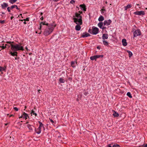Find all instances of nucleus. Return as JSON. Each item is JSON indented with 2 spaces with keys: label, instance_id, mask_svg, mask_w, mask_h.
<instances>
[{
  "label": "nucleus",
  "instance_id": "nucleus-48",
  "mask_svg": "<svg viewBox=\"0 0 147 147\" xmlns=\"http://www.w3.org/2000/svg\"><path fill=\"white\" fill-rule=\"evenodd\" d=\"M106 28L105 27H102L101 29L104 30V29H105Z\"/></svg>",
  "mask_w": 147,
  "mask_h": 147
},
{
  "label": "nucleus",
  "instance_id": "nucleus-46",
  "mask_svg": "<svg viewBox=\"0 0 147 147\" xmlns=\"http://www.w3.org/2000/svg\"><path fill=\"white\" fill-rule=\"evenodd\" d=\"M97 48L98 49H99V50H100V46H97Z\"/></svg>",
  "mask_w": 147,
  "mask_h": 147
},
{
  "label": "nucleus",
  "instance_id": "nucleus-1",
  "mask_svg": "<svg viewBox=\"0 0 147 147\" xmlns=\"http://www.w3.org/2000/svg\"><path fill=\"white\" fill-rule=\"evenodd\" d=\"M75 17L77 18H74V17L73 19L74 20V22L77 24L75 26V29L77 31H79L80 30L81 27L80 26L82 24V17L80 15V13H78L77 12H76L75 13Z\"/></svg>",
  "mask_w": 147,
  "mask_h": 147
},
{
  "label": "nucleus",
  "instance_id": "nucleus-4",
  "mask_svg": "<svg viewBox=\"0 0 147 147\" xmlns=\"http://www.w3.org/2000/svg\"><path fill=\"white\" fill-rule=\"evenodd\" d=\"M103 57V56L102 55H96L91 57L90 58L92 60H95L96 61L97 59L100 57L102 58Z\"/></svg>",
  "mask_w": 147,
  "mask_h": 147
},
{
  "label": "nucleus",
  "instance_id": "nucleus-60",
  "mask_svg": "<svg viewBox=\"0 0 147 147\" xmlns=\"http://www.w3.org/2000/svg\"><path fill=\"white\" fill-rule=\"evenodd\" d=\"M13 116V115H10L9 116V117H11V116Z\"/></svg>",
  "mask_w": 147,
  "mask_h": 147
},
{
  "label": "nucleus",
  "instance_id": "nucleus-37",
  "mask_svg": "<svg viewBox=\"0 0 147 147\" xmlns=\"http://www.w3.org/2000/svg\"><path fill=\"white\" fill-rule=\"evenodd\" d=\"M7 43L9 44H10L11 45V44H12V43H13L14 42H13L7 41Z\"/></svg>",
  "mask_w": 147,
  "mask_h": 147
},
{
  "label": "nucleus",
  "instance_id": "nucleus-10",
  "mask_svg": "<svg viewBox=\"0 0 147 147\" xmlns=\"http://www.w3.org/2000/svg\"><path fill=\"white\" fill-rule=\"evenodd\" d=\"M81 37L83 38L86 37L90 36V35L87 33L86 32L82 34H81Z\"/></svg>",
  "mask_w": 147,
  "mask_h": 147
},
{
  "label": "nucleus",
  "instance_id": "nucleus-29",
  "mask_svg": "<svg viewBox=\"0 0 147 147\" xmlns=\"http://www.w3.org/2000/svg\"><path fill=\"white\" fill-rule=\"evenodd\" d=\"M127 95L130 98H132V96L131 95V93L129 92H128L127 94Z\"/></svg>",
  "mask_w": 147,
  "mask_h": 147
},
{
  "label": "nucleus",
  "instance_id": "nucleus-26",
  "mask_svg": "<svg viewBox=\"0 0 147 147\" xmlns=\"http://www.w3.org/2000/svg\"><path fill=\"white\" fill-rule=\"evenodd\" d=\"M38 123H39V125L38 127H40V128L41 129L42 127H43L44 128L43 126V124L41 122L39 121H38Z\"/></svg>",
  "mask_w": 147,
  "mask_h": 147
},
{
  "label": "nucleus",
  "instance_id": "nucleus-57",
  "mask_svg": "<svg viewBox=\"0 0 147 147\" xmlns=\"http://www.w3.org/2000/svg\"><path fill=\"white\" fill-rule=\"evenodd\" d=\"M43 13H42V12H41L40 13V15H41V16H42V15H43Z\"/></svg>",
  "mask_w": 147,
  "mask_h": 147
},
{
  "label": "nucleus",
  "instance_id": "nucleus-33",
  "mask_svg": "<svg viewBox=\"0 0 147 147\" xmlns=\"http://www.w3.org/2000/svg\"><path fill=\"white\" fill-rule=\"evenodd\" d=\"M5 21L4 20H0V23L1 24H4L5 23Z\"/></svg>",
  "mask_w": 147,
  "mask_h": 147
},
{
  "label": "nucleus",
  "instance_id": "nucleus-64",
  "mask_svg": "<svg viewBox=\"0 0 147 147\" xmlns=\"http://www.w3.org/2000/svg\"><path fill=\"white\" fill-rule=\"evenodd\" d=\"M25 48L27 50H28V48L27 47H26Z\"/></svg>",
  "mask_w": 147,
  "mask_h": 147
},
{
  "label": "nucleus",
  "instance_id": "nucleus-35",
  "mask_svg": "<svg viewBox=\"0 0 147 147\" xmlns=\"http://www.w3.org/2000/svg\"><path fill=\"white\" fill-rule=\"evenodd\" d=\"M0 16H1V18L3 19L5 18L6 17L4 15H3L2 14H1Z\"/></svg>",
  "mask_w": 147,
  "mask_h": 147
},
{
  "label": "nucleus",
  "instance_id": "nucleus-5",
  "mask_svg": "<svg viewBox=\"0 0 147 147\" xmlns=\"http://www.w3.org/2000/svg\"><path fill=\"white\" fill-rule=\"evenodd\" d=\"M141 34V32L140 29L135 30L134 32V36L136 37L138 36H140Z\"/></svg>",
  "mask_w": 147,
  "mask_h": 147
},
{
  "label": "nucleus",
  "instance_id": "nucleus-3",
  "mask_svg": "<svg viewBox=\"0 0 147 147\" xmlns=\"http://www.w3.org/2000/svg\"><path fill=\"white\" fill-rule=\"evenodd\" d=\"M21 44H16L13 45L11 44V49L12 51H24V50L23 47L21 45Z\"/></svg>",
  "mask_w": 147,
  "mask_h": 147
},
{
  "label": "nucleus",
  "instance_id": "nucleus-27",
  "mask_svg": "<svg viewBox=\"0 0 147 147\" xmlns=\"http://www.w3.org/2000/svg\"><path fill=\"white\" fill-rule=\"evenodd\" d=\"M17 0H9V2L11 4H13L16 2Z\"/></svg>",
  "mask_w": 147,
  "mask_h": 147
},
{
  "label": "nucleus",
  "instance_id": "nucleus-15",
  "mask_svg": "<svg viewBox=\"0 0 147 147\" xmlns=\"http://www.w3.org/2000/svg\"><path fill=\"white\" fill-rule=\"evenodd\" d=\"M102 38L103 40H105L108 38V35L107 34H104L102 35Z\"/></svg>",
  "mask_w": 147,
  "mask_h": 147
},
{
  "label": "nucleus",
  "instance_id": "nucleus-16",
  "mask_svg": "<svg viewBox=\"0 0 147 147\" xmlns=\"http://www.w3.org/2000/svg\"><path fill=\"white\" fill-rule=\"evenodd\" d=\"M122 43L123 46H125L127 45V43L126 42V40L125 39H123L122 40Z\"/></svg>",
  "mask_w": 147,
  "mask_h": 147
},
{
  "label": "nucleus",
  "instance_id": "nucleus-18",
  "mask_svg": "<svg viewBox=\"0 0 147 147\" xmlns=\"http://www.w3.org/2000/svg\"><path fill=\"white\" fill-rule=\"evenodd\" d=\"M132 7V5L131 4H128L127 6H124L125 10H127L128 9L131 8Z\"/></svg>",
  "mask_w": 147,
  "mask_h": 147
},
{
  "label": "nucleus",
  "instance_id": "nucleus-63",
  "mask_svg": "<svg viewBox=\"0 0 147 147\" xmlns=\"http://www.w3.org/2000/svg\"><path fill=\"white\" fill-rule=\"evenodd\" d=\"M20 21H24V20H19Z\"/></svg>",
  "mask_w": 147,
  "mask_h": 147
},
{
  "label": "nucleus",
  "instance_id": "nucleus-32",
  "mask_svg": "<svg viewBox=\"0 0 147 147\" xmlns=\"http://www.w3.org/2000/svg\"><path fill=\"white\" fill-rule=\"evenodd\" d=\"M120 146L119 145L116 144H115L113 145L112 147H119Z\"/></svg>",
  "mask_w": 147,
  "mask_h": 147
},
{
  "label": "nucleus",
  "instance_id": "nucleus-6",
  "mask_svg": "<svg viewBox=\"0 0 147 147\" xmlns=\"http://www.w3.org/2000/svg\"><path fill=\"white\" fill-rule=\"evenodd\" d=\"M98 32L99 29L97 28L96 27H93L92 33H90L93 34H96Z\"/></svg>",
  "mask_w": 147,
  "mask_h": 147
},
{
  "label": "nucleus",
  "instance_id": "nucleus-38",
  "mask_svg": "<svg viewBox=\"0 0 147 147\" xmlns=\"http://www.w3.org/2000/svg\"><path fill=\"white\" fill-rule=\"evenodd\" d=\"M84 94L85 96H87L88 94V92H84Z\"/></svg>",
  "mask_w": 147,
  "mask_h": 147
},
{
  "label": "nucleus",
  "instance_id": "nucleus-43",
  "mask_svg": "<svg viewBox=\"0 0 147 147\" xmlns=\"http://www.w3.org/2000/svg\"><path fill=\"white\" fill-rule=\"evenodd\" d=\"M74 64V61H72L71 63V65L74 67L73 65Z\"/></svg>",
  "mask_w": 147,
  "mask_h": 147
},
{
  "label": "nucleus",
  "instance_id": "nucleus-17",
  "mask_svg": "<svg viewBox=\"0 0 147 147\" xmlns=\"http://www.w3.org/2000/svg\"><path fill=\"white\" fill-rule=\"evenodd\" d=\"M6 69V66H4L3 67L0 66V72L5 71Z\"/></svg>",
  "mask_w": 147,
  "mask_h": 147
},
{
  "label": "nucleus",
  "instance_id": "nucleus-31",
  "mask_svg": "<svg viewBox=\"0 0 147 147\" xmlns=\"http://www.w3.org/2000/svg\"><path fill=\"white\" fill-rule=\"evenodd\" d=\"M7 45V44H5V46H2L1 47L2 48V49H5L6 48V46Z\"/></svg>",
  "mask_w": 147,
  "mask_h": 147
},
{
  "label": "nucleus",
  "instance_id": "nucleus-19",
  "mask_svg": "<svg viewBox=\"0 0 147 147\" xmlns=\"http://www.w3.org/2000/svg\"><path fill=\"white\" fill-rule=\"evenodd\" d=\"M23 118H25V119H27V117H29L28 116V115L26 113L24 112L23 114Z\"/></svg>",
  "mask_w": 147,
  "mask_h": 147
},
{
  "label": "nucleus",
  "instance_id": "nucleus-28",
  "mask_svg": "<svg viewBox=\"0 0 147 147\" xmlns=\"http://www.w3.org/2000/svg\"><path fill=\"white\" fill-rule=\"evenodd\" d=\"M59 80L60 83H63L65 82L64 79L62 78H60Z\"/></svg>",
  "mask_w": 147,
  "mask_h": 147
},
{
  "label": "nucleus",
  "instance_id": "nucleus-41",
  "mask_svg": "<svg viewBox=\"0 0 147 147\" xmlns=\"http://www.w3.org/2000/svg\"><path fill=\"white\" fill-rule=\"evenodd\" d=\"M75 1L73 0H71L70 1V3L71 4H73L74 3H75Z\"/></svg>",
  "mask_w": 147,
  "mask_h": 147
},
{
  "label": "nucleus",
  "instance_id": "nucleus-9",
  "mask_svg": "<svg viewBox=\"0 0 147 147\" xmlns=\"http://www.w3.org/2000/svg\"><path fill=\"white\" fill-rule=\"evenodd\" d=\"M1 6L2 9H5L6 8L8 7V5L7 3H3V4H1Z\"/></svg>",
  "mask_w": 147,
  "mask_h": 147
},
{
  "label": "nucleus",
  "instance_id": "nucleus-51",
  "mask_svg": "<svg viewBox=\"0 0 147 147\" xmlns=\"http://www.w3.org/2000/svg\"><path fill=\"white\" fill-rule=\"evenodd\" d=\"M43 16H42L40 18V19L42 20H43Z\"/></svg>",
  "mask_w": 147,
  "mask_h": 147
},
{
  "label": "nucleus",
  "instance_id": "nucleus-47",
  "mask_svg": "<svg viewBox=\"0 0 147 147\" xmlns=\"http://www.w3.org/2000/svg\"><path fill=\"white\" fill-rule=\"evenodd\" d=\"M1 13H2V14L3 15H4L5 16H6V15H5V13H4V12H1Z\"/></svg>",
  "mask_w": 147,
  "mask_h": 147
},
{
  "label": "nucleus",
  "instance_id": "nucleus-2",
  "mask_svg": "<svg viewBox=\"0 0 147 147\" xmlns=\"http://www.w3.org/2000/svg\"><path fill=\"white\" fill-rule=\"evenodd\" d=\"M56 25L54 24H49V26H47L45 29L43 34L45 36H47L51 33L56 27Z\"/></svg>",
  "mask_w": 147,
  "mask_h": 147
},
{
  "label": "nucleus",
  "instance_id": "nucleus-40",
  "mask_svg": "<svg viewBox=\"0 0 147 147\" xmlns=\"http://www.w3.org/2000/svg\"><path fill=\"white\" fill-rule=\"evenodd\" d=\"M29 18H27L26 19H24V21H29Z\"/></svg>",
  "mask_w": 147,
  "mask_h": 147
},
{
  "label": "nucleus",
  "instance_id": "nucleus-45",
  "mask_svg": "<svg viewBox=\"0 0 147 147\" xmlns=\"http://www.w3.org/2000/svg\"><path fill=\"white\" fill-rule=\"evenodd\" d=\"M42 25H40V28H39V29L40 30H41V28H42Z\"/></svg>",
  "mask_w": 147,
  "mask_h": 147
},
{
  "label": "nucleus",
  "instance_id": "nucleus-21",
  "mask_svg": "<svg viewBox=\"0 0 147 147\" xmlns=\"http://www.w3.org/2000/svg\"><path fill=\"white\" fill-rule=\"evenodd\" d=\"M114 113L113 114V115L115 117H118L119 116V114L115 112V111H113Z\"/></svg>",
  "mask_w": 147,
  "mask_h": 147
},
{
  "label": "nucleus",
  "instance_id": "nucleus-52",
  "mask_svg": "<svg viewBox=\"0 0 147 147\" xmlns=\"http://www.w3.org/2000/svg\"><path fill=\"white\" fill-rule=\"evenodd\" d=\"M79 13H81V14H82V13H83V12L82 11H79Z\"/></svg>",
  "mask_w": 147,
  "mask_h": 147
},
{
  "label": "nucleus",
  "instance_id": "nucleus-14",
  "mask_svg": "<svg viewBox=\"0 0 147 147\" xmlns=\"http://www.w3.org/2000/svg\"><path fill=\"white\" fill-rule=\"evenodd\" d=\"M35 131L37 134H40L41 132V129L40 128V127H38L37 129L35 128Z\"/></svg>",
  "mask_w": 147,
  "mask_h": 147
},
{
  "label": "nucleus",
  "instance_id": "nucleus-62",
  "mask_svg": "<svg viewBox=\"0 0 147 147\" xmlns=\"http://www.w3.org/2000/svg\"><path fill=\"white\" fill-rule=\"evenodd\" d=\"M7 46V47H10V46L7 45L6 46V47Z\"/></svg>",
  "mask_w": 147,
  "mask_h": 147
},
{
  "label": "nucleus",
  "instance_id": "nucleus-12",
  "mask_svg": "<svg viewBox=\"0 0 147 147\" xmlns=\"http://www.w3.org/2000/svg\"><path fill=\"white\" fill-rule=\"evenodd\" d=\"M13 52H10L9 54H11V56H16L17 57L18 56V53L16 51H13Z\"/></svg>",
  "mask_w": 147,
  "mask_h": 147
},
{
  "label": "nucleus",
  "instance_id": "nucleus-56",
  "mask_svg": "<svg viewBox=\"0 0 147 147\" xmlns=\"http://www.w3.org/2000/svg\"><path fill=\"white\" fill-rule=\"evenodd\" d=\"M58 140H59V141H61V140H59L60 136H58Z\"/></svg>",
  "mask_w": 147,
  "mask_h": 147
},
{
  "label": "nucleus",
  "instance_id": "nucleus-34",
  "mask_svg": "<svg viewBox=\"0 0 147 147\" xmlns=\"http://www.w3.org/2000/svg\"><path fill=\"white\" fill-rule=\"evenodd\" d=\"M7 10L9 12H10L11 11L10 10L11 9L10 7H7Z\"/></svg>",
  "mask_w": 147,
  "mask_h": 147
},
{
  "label": "nucleus",
  "instance_id": "nucleus-44",
  "mask_svg": "<svg viewBox=\"0 0 147 147\" xmlns=\"http://www.w3.org/2000/svg\"><path fill=\"white\" fill-rule=\"evenodd\" d=\"M15 8H16V9H17L18 10H19L20 9L18 8L17 5H15Z\"/></svg>",
  "mask_w": 147,
  "mask_h": 147
},
{
  "label": "nucleus",
  "instance_id": "nucleus-22",
  "mask_svg": "<svg viewBox=\"0 0 147 147\" xmlns=\"http://www.w3.org/2000/svg\"><path fill=\"white\" fill-rule=\"evenodd\" d=\"M104 19L103 17L102 16H100L98 19V20L100 22L104 20Z\"/></svg>",
  "mask_w": 147,
  "mask_h": 147
},
{
  "label": "nucleus",
  "instance_id": "nucleus-55",
  "mask_svg": "<svg viewBox=\"0 0 147 147\" xmlns=\"http://www.w3.org/2000/svg\"><path fill=\"white\" fill-rule=\"evenodd\" d=\"M13 18H14V17H13V16H11V20H12L13 19Z\"/></svg>",
  "mask_w": 147,
  "mask_h": 147
},
{
  "label": "nucleus",
  "instance_id": "nucleus-42",
  "mask_svg": "<svg viewBox=\"0 0 147 147\" xmlns=\"http://www.w3.org/2000/svg\"><path fill=\"white\" fill-rule=\"evenodd\" d=\"M13 109L16 111H18V109L16 107H14Z\"/></svg>",
  "mask_w": 147,
  "mask_h": 147
},
{
  "label": "nucleus",
  "instance_id": "nucleus-30",
  "mask_svg": "<svg viewBox=\"0 0 147 147\" xmlns=\"http://www.w3.org/2000/svg\"><path fill=\"white\" fill-rule=\"evenodd\" d=\"M31 114H33L35 116H36L37 115V114L34 112V111L33 110H32L31 111Z\"/></svg>",
  "mask_w": 147,
  "mask_h": 147
},
{
  "label": "nucleus",
  "instance_id": "nucleus-61",
  "mask_svg": "<svg viewBox=\"0 0 147 147\" xmlns=\"http://www.w3.org/2000/svg\"><path fill=\"white\" fill-rule=\"evenodd\" d=\"M24 23L25 24H26V21H24Z\"/></svg>",
  "mask_w": 147,
  "mask_h": 147
},
{
  "label": "nucleus",
  "instance_id": "nucleus-7",
  "mask_svg": "<svg viewBox=\"0 0 147 147\" xmlns=\"http://www.w3.org/2000/svg\"><path fill=\"white\" fill-rule=\"evenodd\" d=\"M134 14L136 15L139 16H144L145 15V13L144 11H138L134 12Z\"/></svg>",
  "mask_w": 147,
  "mask_h": 147
},
{
  "label": "nucleus",
  "instance_id": "nucleus-25",
  "mask_svg": "<svg viewBox=\"0 0 147 147\" xmlns=\"http://www.w3.org/2000/svg\"><path fill=\"white\" fill-rule=\"evenodd\" d=\"M127 53L129 54V57H131L132 56V55H133L132 53V52L131 51H130L129 50H127Z\"/></svg>",
  "mask_w": 147,
  "mask_h": 147
},
{
  "label": "nucleus",
  "instance_id": "nucleus-23",
  "mask_svg": "<svg viewBox=\"0 0 147 147\" xmlns=\"http://www.w3.org/2000/svg\"><path fill=\"white\" fill-rule=\"evenodd\" d=\"M49 24L48 23H45V22H42L40 24V25H46L47 26H49Z\"/></svg>",
  "mask_w": 147,
  "mask_h": 147
},
{
  "label": "nucleus",
  "instance_id": "nucleus-59",
  "mask_svg": "<svg viewBox=\"0 0 147 147\" xmlns=\"http://www.w3.org/2000/svg\"><path fill=\"white\" fill-rule=\"evenodd\" d=\"M23 118V115H22L21 116H20V117H19V118Z\"/></svg>",
  "mask_w": 147,
  "mask_h": 147
},
{
  "label": "nucleus",
  "instance_id": "nucleus-54",
  "mask_svg": "<svg viewBox=\"0 0 147 147\" xmlns=\"http://www.w3.org/2000/svg\"><path fill=\"white\" fill-rule=\"evenodd\" d=\"M90 31H91V30H90V29H89V30H88V32L89 33H92V32H91Z\"/></svg>",
  "mask_w": 147,
  "mask_h": 147
},
{
  "label": "nucleus",
  "instance_id": "nucleus-49",
  "mask_svg": "<svg viewBox=\"0 0 147 147\" xmlns=\"http://www.w3.org/2000/svg\"><path fill=\"white\" fill-rule=\"evenodd\" d=\"M107 147H111V144H109L107 145Z\"/></svg>",
  "mask_w": 147,
  "mask_h": 147
},
{
  "label": "nucleus",
  "instance_id": "nucleus-53",
  "mask_svg": "<svg viewBox=\"0 0 147 147\" xmlns=\"http://www.w3.org/2000/svg\"><path fill=\"white\" fill-rule=\"evenodd\" d=\"M143 147H147V144H146L144 146H143Z\"/></svg>",
  "mask_w": 147,
  "mask_h": 147
},
{
  "label": "nucleus",
  "instance_id": "nucleus-24",
  "mask_svg": "<svg viewBox=\"0 0 147 147\" xmlns=\"http://www.w3.org/2000/svg\"><path fill=\"white\" fill-rule=\"evenodd\" d=\"M103 24V23L102 22H100L98 23V26L101 29L102 27Z\"/></svg>",
  "mask_w": 147,
  "mask_h": 147
},
{
  "label": "nucleus",
  "instance_id": "nucleus-8",
  "mask_svg": "<svg viewBox=\"0 0 147 147\" xmlns=\"http://www.w3.org/2000/svg\"><path fill=\"white\" fill-rule=\"evenodd\" d=\"M111 22V20L109 19L104 21L103 22V24L104 26H109Z\"/></svg>",
  "mask_w": 147,
  "mask_h": 147
},
{
  "label": "nucleus",
  "instance_id": "nucleus-11",
  "mask_svg": "<svg viewBox=\"0 0 147 147\" xmlns=\"http://www.w3.org/2000/svg\"><path fill=\"white\" fill-rule=\"evenodd\" d=\"M27 127L30 131H33V127H34L33 126L29 124L27 125Z\"/></svg>",
  "mask_w": 147,
  "mask_h": 147
},
{
  "label": "nucleus",
  "instance_id": "nucleus-39",
  "mask_svg": "<svg viewBox=\"0 0 147 147\" xmlns=\"http://www.w3.org/2000/svg\"><path fill=\"white\" fill-rule=\"evenodd\" d=\"M50 121L53 124L54 123V121L52 119H49Z\"/></svg>",
  "mask_w": 147,
  "mask_h": 147
},
{
  "label": "nucleus",
  "instance_id": "nucleus-50",
  "mask_svg": "<svg viewBox=\"0 0 147 147\" xmlns=\"http://www.w3.org/2000/svg\"><path fill=\"white\" fill-rule=\"evenodd\" d=\"M41 92H42V91L41 90H38V92L39 93H41Z\"/></svg>",
  "mask_w": 147,
  "mask_h": 147
},
{
  "label": "nucleus",
  "instance_id": "nucleus-58",
  "mask_svg": "<svg viewBox=\"0 0 147 147\" xmlns=\"http://www.w3.org/2000/svg\"><path fill=\"white\" fill-rule=\"evenodd\" d=\"M101 10H102V11H105V9H101Z\"/></svg>",
  "mask_w": 147,
  "mask_h": 147
},
{
  "label": "nucleus",
  "instance_id": "nucleus-20",
  "mask_svg": "<svg viewBox=\"0 0 147 147\" xmlns=\"http://www.w3.org/2000/svg\"><path fill=\"white\" fill-rule=\"evenodd\" d=\"M103 43L104 45L105 46L109 47V43L106 40H103Z\"/></svg>",
  "mask_w": 147,
  "mask_h": 147
},
{
  "label": "nucleus",
  "instance_id": "nucleus-36",
  "mask_svg": "<svg viewBox=\"0 0 147 147\" xmlns=\"http://www.w3.org/2000/svg\"><path fill=\"white\" fill-rule=\"evenodd\" d=\"M15 5H12L10 7V8H11V9H12L13 8H15Z\"/></svg>",
  "mask_w": 147,
  "mask_h": 147
},
{
  "label": "nucleus",
  "instance_id": "nucleus-13",
  "mask_svg": "<svg viewBox=\"0 0 147 147\" xmlns=\"http://www.w3.org/2000/svg\"><path fill=\"white\" fill-rule=\"evenodd\" d=\"M80 6L82 10L84 11H86V6L84 4L81 5H80Z\"/></svg>",
  "mask_w": 147,
  "mask_h": 147
}]
</instances>
